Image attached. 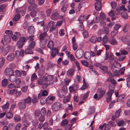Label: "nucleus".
<instances>
[{
	"mask_svg": "<svg viewBox=\"0 0 130 130\" xmlns=\"http://www.w3.org/2000/svg\"><path fill=\"white\" fill-rule=\"evenodd\" d=\"M29 45L28 48H29L33 49L35 46L36 44V42L35 41L33 42H28Z\"/></svg>",
	"mask_w": 130,
	"mask_h": 130,
	"instance_id": "nucleus-23",
	"label": "nucleus"
},
{
	"mask_svg": "<svg viewBox=\"0 0 130 130\" xmlns=\"http://www.w3.org/2000/svg\"><path fill=\"white\" fill-rule=\"evenodd\" d=\"M10 47L9 46H7L2 50V53L4 55H6L9 51Z\"/></svg>",
	"mask_w": 130,
	"mask_h": 130,
	"instance_id": "nucleus-22",
	"label": "nucleus"
},
{
	"mask_svg": "<svg viewBox=\"0 0 130 130\" xmlns=\"http://www.w3.org/2000/svg\"><path fill=\"white\" fill-rule=\"evenodd\" d=\"M111 5L112 8L114 9L117 6V3L115 1H113L111 3Z\"/></svg>",
	"mask_w": 130,
	"mask_h": 130,
	"instance_id": "nucleus-62",
	"label": "nucleus"
},
{
	"mask_svg": "<svg viewBox=\"0 0 130 130\" xmlns=\"http://www.w3.org/2000/svg\"><path fill=\"white\" fill-rule=\"evenodd\" d=\"M81 78L80 75H77L76 76V78L75 79V81L76 83H78L80 81V79Z\"/></svg>",
	"mask_w": 130,
	"mask_h": 130,
	"instance_id": "nucleus-58",
	"label": "nucleus"
},
{
	"mask_svg": "<svg viewBox=\"0 0 130 130\" xmlns=\"http://www.w3.org/2000/svg\"><path fill=\"white\" fill-rule=\"evenodd\" d=\"M105 92V90H103L101 89H98V100L102 98L103 95H104Z\"/></svg>",
	"mask_w": 130,
	"mask_h": 130,
	"instance_id": "nucleus-10",
	"label": "nucleus"
},
{
	"mask_svg": "<svg viewBox=\"0 0 130 130\" xmlns=\"http://www.w3.org/2000/svg\"><path fill=\"white\" fill-rule=\"evenodd\" d=\"M78 86L76 84H73L69 88V90L71 92H73L75 91L78 89Z\"/></svg>",
	"mask_w": 130,
	"mask_h": 130,
	"instance_id": "nucleus-15",
	"label": "nucleus"
},
{
	"mask_svg": "<svg viewBox=\"0 0 130 130\" xmlns=\"http://www.w3.org/2000/svg\"><path fill=\"white\" fill-rule=\"evenodd\" d=\"M28 31L29 34H32L34 33L35 30L34 26H30L28 28Z\"/></svg>",
	"mask_w": 130,
	"mask_h": 130,
	"instance_id": "nucleus-26",
	"label": "nucleus"
},
{
	"mask_svg": "<svg viewBox=\"0 0 130 130\" xmlns=\"http://www.w3.org/2000/svg\"><path fill=\"white\" fill-rule=\"evenodd\" d=\"M75 72V70L74 69H70L67 71L66 74L69 77H71L73 75Z\"/></svg>",
	"mask_w": 130,
	"mask_h": 130,
	"instance_id": "nucleus-12",
	"label": "nucleus"
},
{
	"mask_svg": "<svg viewBox=\"0 0 130 130\" xmlns=\"http://www.w3.org/2000/svg\"><path fill=\"white\" fill-rule=\"evenodd\" d=\"M1 60L0 62V67H2L4 65L5 61V59L3 57L1 58Z\"/></svg>",
	"mask_w": 130,
	"mask_h": 130,
	"instance_id": "nucleus-59",
	"label": "nucleus"
},
{
	"mask_svg": "<svg viewBox=\"0 0 130 130\" xmlns=\"http://www.w3.org/2000/svg\"><path fill=\"white\" fill-rule=\"evenodd\" d=\"M23 124L25 126V127H23V128H24L25 129V127H28L29 125V122L28 121L26 120H23Z\"/></svg>",
	"mask_w": 130,
	"mask_h": 130,
	"instance_id": "nucleus-42",
	"label": "nucleus"
},
{
	"mask_svg": "<svg viewBox=\"0 0 130 130\" xmlns=\"http://www.w3.org/2000/svg\"><path fill=\"white\" fill-rule=\"evenodd\" d=\"M37 76L35 73L33 74L32 75L31 80L32 81H33L37 79Z\"/></svg>",
	"mask_w": 130,
	"mask_h": 130,
	"instance_id": "nucleus-64",
	"label": "nucleus"
},
{
	"mask_svg": "<svg viewBox=\"0 0 130 130\" xmlns=\"http://www.w3.org/2000/svg\"><path fill=\"white\" fill-rule=\"evenodd\" d=\"M46 34V32H45L41 34L39 36L40 39L41 40V43L40 44L41 45V46L43 45V47H44V46L47 43L46 39L44 40Z\"/></svg>",
	"mask_w": 130,
	"mask_h": 130,
	"instance_id": "nucleus-3",
	"label": "nucleus"
},
{
	"mask_svg": "<svg viewBox=\"0 0 130 130\" xmlns=\"http://www.w3.org/2000/svg\"><path fill=\"white\" fill-rule=\"evenodd\" d=\"M68 7V5L67 4H64L61 8V11L62 12L64 13L67 11V8Z\"/></svg>",
	"mask_w": 130,
	"mask_h": 130,
	"instance_id": "nucleus-30",
	"label": "nucleus"
},
{
	"mask_svg": "<svg viewBox=\"0 0 130 130\" xmlns=\"http://www.w3.org/2000/svg\"><path fill=\"white\" fill-rule=\"evenodd\" d=\"M32 49L29 48H27L26 49L25 51V53L26 54H33V52L32 51Z\"/></svg>",
	"mask_w": 130,
	"mask_h": 130,
	"instance_id": "nucleus-37",
	"label": "nucleus"
},
{
	"mask_svg": "<svg viewBox=\"0 0 130 130\" xmlns=\"http://www.w3.org/2000/svg\"><path fill=\"white\" fill-rule=\"evenodd\" d=\"M100 69L103 70L105 72H106L108 70V68L107 67L105 66H103L102 65L100 68Z\"/></svg>",
	"mask_w": 130,
	"mask_h": 130,
	"instance_id": "nucleus-63",
	"label": "nucleus"
},
{
	"mask_svg": "<svg viewBox=\"0 0 130 130\" xmlns=\"http://www.w3.org/2000/svg\"><path fill=\"white\" fill-rule=\"evenodd\" d=\"M84 56L85 59L87 60L89 59L91 57V54L90 52L86 51L84 53Z\"/></svg>",
	"mask_w": 130,
	"mask_h": 130,
	"instance_id": "nucleus-18",
	"label": "nucleus"
},
{
	"mask_svg": "<svg viewBox=\"0 0 130 130\" xmlns=\"http://www.w3.org/2000/svg\"><path fill=\"white\" fill-rule=\"evenodd\" d=\"M129 28L128 25L126 24L125 25L123 28V31L125 32H127Z\"/></svg>",
	"mask_w": 130,
	"mask_h": 130,
	"instance_id": "nucleus-47",
	"label": "nucleus"
},
{
	"mask_svg": "<svg viewBox=\"0 0 130 130\" xmlns=\"http://www.w3.org/2000/svg\"><path fill=\"white\" fill-rule=\"evenodd\" d=\"M26 106V104L24 101L20 102L18 104V107L20 109H25Z\"/></svg>",
	"mask_w": 130,
	"mask_h": 130,
	"instance_id": "nucleus-11",
	"label": "nucleus"
},
{
	"mask_svg": "<svg viewBox=\"0 0 130 130\" xmlns=\"http://www.w3.org/2000/svg\"><path fill=\"white\" fill-rule=\"evenodd\" d=\"M115 86L113 85H109V90L107 93L108 96L111 97L112 94L114 92Z\"/></svg>",
	"mask_w": 130,
	"mask_h": 130,
	"instance_id": "nucleus-7",
	"label": "nucleus"
},
{
	"mask_svg": "<svg viewBox=\"0 0 130 130\" xmlns=\"http://www.w3.org/2000/svg\"><path fill=\"white\" fill-rule=\"evenodd\" d=\"M59 17V14L57 12H54L51 17V19L53 20H55L58 19Z\"/></svg>",
	"mask_w": 130,
	"mask_h": 130,
	"instance_id": "nucleus-17",
	"label": "nucleus"
},
{
	"mask_svg": "<svg viewBox=\"0 0 130 130\" xmlns=\"http://www.w3.org/2000/svg\"><path fill=\"white\" fill-rule=\"evenodd\" d=\"M17 78V76L13 74L10 76L9 80L11 82H14L16 80Z\"/></svg>",
	"mask_w": 130,
	"mask_h": 130,
	"instance_id": "nucleus-16",
	"label": "nucleus"
},
{
	"mask_svg": "<svg viewBox=\"0 0 130 130\" xmlns=\"http://www.w3.org/2000/svg\"><path fill=\"white\" fill-rule=\"evenodd\" d=\"M40 102L41 104L43 105H44L46 103V99L44 98H42L40 100Z\"/></svg>",
	"mask_w": 130,
	"mask_h": 130,
	"instance_id": "nucleus-57",
	"label": "nucleus"
},
{
	"mask_svg": "<svg viewBox=\"0 0 130 130\" xmlns=\"http://www.w3.org/2000/svg\"><path fill=\"white\" fill-rule=\"evenodd\" d=\"M15 58L14 54L13 53L10 54L7 57V59L9 61H12Z\"/></svg>",
	"mask_w": 130,
	"mask_h": 130,
	"instance_id": "nucleus-21",
	"label": "nucleus"
},
{
	"mask_svg": "<svg viewBox=\"0 0 130 130\" xmlns=\"http://www.w3.org/2000/svg\"><path fill=\"white\" fill-rule=\"evenodd\" d=\"M6 7V5L5 4H3L0 6V11L2 12L3 14H5V12L4 10L5 9Z\"/></svg>",
	"mask_w": 130,
	"mask_h": 130,
	"instance_id": "nucleus-31",
	"label": "nucleus"
},
{
	"mask_svg": "<svg viewBox=\"0 0 130 130\" xmlns=\"http://www.w3.org/2000/svg\"><path fill=\"white\" fill-rule=\"evenodd\" d=\"M41 115L44 116L46 113V109L44 107H43L40 111Z\"/></svg>",
	"mask_w": 130,
	"mask_h": 130,
	"instance_id": "nucleus-51",
	"label": "nucleus"
},
{
	"mask_svg": "<svg viewBox=\"0 0 130 130\" xmlns=\"http://www.w3.org/2000/svg\"><path fill=\"white\" fill-rule=\"evenodd\" d=\"M85 2L84 1H82L79 3L78 5V8L79 9L83 7H84L85 5Z\"/></svg>",
	"mask_w": 130,
	"mask_h": 130,
	"instance_id": "nucleus-49",
	"label": "nucleus"
},
{
	"mask_svg": "<svg viewBox=\"0 0 130 130\" xmlns=\"http://www.w3.org/2000/svg\"><path fill=\"white\" fill-rule=\"evenodd\" d=\"M6 116L7 118L10 119L12 117L13 114L10 111L8 112L7 113L6 115Z\"/></svg>",
	"mask_w": 130,
	"mask_h": 130,
	"instance_id": "nucleus-52",
	"label": "nucleus"
},
{
	"mask_svg": "<svg viewBox=\"0 0 130 130\" xmlns=\"http://www.w3.org/2000/svg\"><path fill=\"white\" fill-rule=\"evenodd\" d=\"M121 40L124 42H127L130 40V37L128 36H122L121 37Z\"/></svg>",
	"mask_w": 130,
	"mask_h": 130,
	"instance_id": "nucleus-19",
	"label": "nucleus"
},
{
	"mask_svg": "<svg viewBox=\"0 0 130 130\" xmlns=\"http://www.w3.org/2000/svg\"><path fill=\"white\" fill-rule=\"evenodd\" d=\"M66 86L62 88L61 89L58 91V93L59 97L60 98L64 97L66 95Z\"/></svg>",
	"mask_w": 130,
	"mask_h": 130,
	"instance_id": "nucleus-5",
	"label": "nucleus"
},
{
	"mask_svg": "<svg viewBox=\"0 0 130 130\" xmlns=\"http://www.w3.org/2000/svg\"><path fill=\"white\" fill-rule=\"evenodd\" d=\"M24 102L27 103L28 105H30L31 103V98L29 96L27 98L24 100Z\"/></svg>",
	"mask_w": 130,
	"mask_h": 130,
	"instance_id": "nucleus-27",
	"label": "nucleus"
},
{
	"mask_svg": "<svg viewBox=\"0 0 130 130\" xmlns=\"http://www.w3.org/2000/svg\"><path fill=\"white\" fill-rule=\"evenodd\" d=\"M121 111V109H120L116 111L115 113V116L116 118L120 116V113Z\"/></svg>",
	"mask_w": 130,
	"mask_h": 130,
	"instance_id": "nucleus-56",
	"label": "nucleus"
},
{
	"mask_svg": "<svg viewBox=\"0 0 130 130\" xmlns=\"http://www.w3.org/2000/svg\"><path fill=\"white\" fill-rule=\"evenodd\" d=\"M68 121L67 119H64L61 122V125L62 126H64L66 124H68Z\"/></svg>",
	"mask_w": 130,
	"mask_h": 130,
	"instance_id": "nucleus-50",
	"label": "nucleus"
},
{
	"mask_svg": "<svg viewBox=\"0 0 130 130\" xmlns=\"http://www.w3.org/2000/svg\"><path fill=\"white\" fill-rule=\"evenodd\" d=\"M121 17L125 19H126L128 18V15L126 11H122L121 13Z\"/></svg>",
	"mask_w": 130,
	"mask_h": 130,
	"instance_id": "nucleus-28",
	"label": "nucleus"
},
{
	"mask_svg": "<svg viewBox=\"0 0 130 130\" xmlns=\"http://www.w3.org/2000/svg\"><path fill=\"white\" fill-rule=\"evenodd\" d=\"M107 80L109 82H111L112 84L113 85H112L114 86L116 84V80L114 79H112L111 77H110L108 78Z\"/></svg>",
	"mask_w": 130,
	"mask_h": 130,
	"instance_id": "nucleus-36",
	"label": "nucleus"
},
{
	"mask_svg": "<svg viewBox=\"0 0 130 130\" xmlns=\"http://www.w3.org/2000/svg\"><path fill=\"white\" fill-rule=\"evenodd\" d=\"M97 41V38L95 36H92L90 39V42L92 43H94Z\"/></svg>",
	"mask_w": 130,
	"mask_h": 130,
	"instance_id": "nucleus-39",
	"label": "nucleus"
},
{
	"mask_svg": "<svg viewBox=\"0 0 130 130\" xmlns=\"http://www.w3.org/2000/svg\"><path fill=\"white\" fill-rule=\"evenodd\" d=\"M20 18V15L19 14H16L14 16V18L13 19V21L14 24H15L16 23L14 22H16L18 21Z\"/></svg>",
	"mask_w": 130,
	"mask_h": 130,
	"instance_id": "nucleus-35",
	"label": "nucleus"
},
{
	"mask_svg": "<svg viewBox=\"0 0 130 130\" xmlns=\"http://www.w3.org/2000/svg\"><path fill=\"white\" fill-rule=\"evenodd\" d=\"M84 28L83 25V22H80L78 30L79 31H82L84 30Z\"/></svg>",
	"mask_w": 130,
	"mask_h": 130,
	"instance_id": "nucleus-45",
	"label": "nucleus"
},
{
	"mask_svg": "<svg viewBox=\"0 0 130 130\" xmlns=\"http://www.w3.org/2000/svg\"><path fill=\"white\" fill-rule=\"evenodd\" d=\"M27 40L26 37H22L20 38L19 40L17 43V46L19 48H21L23 46L24 43Z\"/></svg>",
	"mask_w": 130,
	"mask_h": 130,
	"instance_id": "nucleus-4",
	"label": "nucleus"
},
{
	"mask_svg": "<svg viewBox=\"0 0 130 130\" xmlns=\"http://www.w3.org/2000/svg\"><path fill=\"white\" fill-rule=\"evenodd\" d=\"M9 106V103L8 102H7L6 104L2 106V108L5 110L6 109H7Z\"/></svg>",
	"mask_w": 130,
	"mask_h": 130,
	"instance_id": "nucleus-44",
	"label": "nucleus"
},
{
	"mask_svg": "<svg viewBox=\"0 0 130 130\" xmlns=\"http://www.w3.org/2000/svg\"><path fill=\"white\" fill-rule=\"evenodd\" d=\"M54 46V44L53 41H50L47 44L48 47L51 50L53 47Z\"/></svg>",
	"mask_w": 130,
	"mask_h": 130,
	"instance_id": "nucleus-33",
	"label": "nucleus"
},
{
	"mask_svg": "<svg viewBox=\"0 0 130 130\" xmlns=\"http://www.w3.org/2000/svg\"><path fill=\"white\" fill-rule=\"evenodd\" d=\"M14 119L15 121L16 122L20 121L21 120V117L17 115H16L14 117Z\"/></svg>",
	"mask_w": 130,
	"mask_h": 130,
	"instance_id": "nucleus-54",
	"label": "nucleus"
},
{
	"mask_svg": "<svg viewBox=\"0 0 130 130\" xmlns=\"http://www.w3.org/2000/svg\"><path fill=\"white\" fill-rule=\"evenodd\" d=\"M10 35L13 41H16L17 40L18 38L21 36L20 33L17 32H15L14 34H12V35L11 34Z\"/></svg>",
	"mask_w": 130,
	"mask_h": 130,
	"instance_id": "nucleus-9",
	"label": "nucleus"
},
{
	"mask_svg": "<svg viewBox=\"0 0 130 130\" xmlns=\"http://www.w3.org/2000/svg\"><path fill=\"white\" fill-rule=\"evenodd\" d=\"M112 70L113 72L114 73V75L118 76L120 75V72L116 69V67L114 68V69H112Z\"/></svg>",
	"mask_w": 130,
	"mask_h": 130,
	"instance_id": "nucleus-43",
	"label": "nucleus"
},
{
	"mask_svg": "<svg viewBox=\"0 0 130 130\" xmlns=\"http://www.w3.org/2000/svg\"><path fill=\"white\" fill-rule=\"evenodd\" d=\"M116 10L117 12V14L119 15L122 11H127L126 9L125 8L124 5H121L120 8H117Z\"/></svg>",
	"mask_w": 130,
	"mask_h": 130,
	"instance_id": "nucleus-8",
	"label": "nucleus"
},
{
	"mask_svg": "<svg viewBox=\"0 0 130 130\" xmlns=\"http://www.w3.org/2000/svg\"><path fill=\"white\" fill-rule=\"evenodd\" d=\"M37 7V5L35 3H32L29 5L27 8V9L29 11L33 10Z\"/></svg>",
	"mask_w": 130,
	"mask_h": 130,
	"instance_id": "nucleus-14",
	"label": "nucleus"
},
{
	"mask_svg": "<svg viewBox=\"0 0 130 130\" xmlns=\"http://www.w3.org/2000/svg\"><path fill=\"white\" fill-rule=\"evenodd\" d=\"M109 42L112 45H115L117 44V42L115 39L111 38L109 40Z\"/></svg>",
	"mask_w": 130,
	"mask_h": 130,
	"instance_id": "nucleus-32",
	"label": "nucleus"
},
{
	"mask_svg": "<svg viewBox=\"0 0 130 130\" xmlns=\"http://www.w3.org/2000/svg\"><path fill=\"white\" fill-rule=\"evenodd\" d=\"M75 63L77 68V70L79 71H80L81 68L80 67V65L79 62L77 61H76L75 62Z\"/></svg>",
	"mask_w": 130,
	"mask_h": 130,
	"instance_id": "nucleus-55",
	"label": "nucleus"
},
{
	"mask_svg": "<svg viewBox=\"0 0 130 130\" xmlns=\"http://www.w3.org/2000/svg\"><path fill=\"white\" fill-rule=\"evenodd\" d=\"M102 3L101 2H96L95 4V7L96 10L99 11L101 8Z\"/></svg>",
	"mask_w": 130,
	"mask_h": 130,
	"instance_id": "nucleus-13",
	"label": "nucleus"
},
{
	"mask_svg": "<svg viewBox=\"0 0 130 130\" xmlns=\"http://www.w3.org/2000/svg\"><path fill=\"white\" fill-rule=\"evenodd\" d=\"M84 53V51L82 49L77 50L76 52V56L78 59L81 58L83 56Z\"/></svg>",
	"mask_w": 130,
	"mask_h": 130,
	"instance_id": "nucleus-6",
	"label": "nucleus"
},
{
	"mask_svg": "<svg viewBox=\"0 0 130 130\" xmlns=\"http://www.w3.org/2000/svg\"><path fill=\"white\" fill-rule=\"evenodd\" d=\"M8 84V81L7 79L5 78L2 81V85L3 86L5 87Z\"/></svg>",
	"mask_w": 130,
	"mask_h": 130,
	"instance_id": "nucleus-34",
	"label": "nucleus"
},
{
	"mask_svg": "<svg viewBox=\"0 0 130 130\" xmlns=\"http://www.w3.org/2000/svg\"><path fill=\"white\" fill-rule=\"evenodd\" d=\"M34 36L33 35H31L30 36H29L28 37L27 39H28V40H29L28 42H33L34 41Z\"/></svg>",
	"mask_w": 130,
	"mask_h": 130,
	"instance_id": "nucleus-53",
	"label": "nucleus"
},
{
	"mask_svg": "<svg viewBox=\"0 0 130 130\" xmlns=\"http://www.w3.org/2000/svg\"><path fill=\"white\" fill-rule=\"evenodd\" d=\"M125 97V94H122L120 95L118 98L117 102H118L122 100Z\"/></svg>",
	"mask_w": 130,
	"mask_h": 130,
	"instance_id": "nucleus-48",
	"label": "nucleus"
},
{
	"mask_svg": "<svg viewBox=\"0 0 130 130\" xmlns=\"http://www.w3.org/2000/svg\"><path fill=\"white\" fill-rule=\"evenodd\" d=\"M61 106V103L59 102H56L54 103L52 105V108L53 111H58Z\"/></svg>",
	"mask_w": 130,
	"mask_h": 130,
	"instance_id": "nucleus-2",
	"label": "nucleus"
},
{
	"mask_svg": "<svg viewBox=\"0 0 130 130\" xmlns=\"http://www.w3.org/2000/svg\"><path fill=\"white\" fill-rule=\"evenodd\" d=\"M52 11V9L51 8L48 9L45 11L46 15L47 16H50Z\"/></svg>",
	"mask_w": 130,
	"mask_h": 130,
	"instance_id": "nucleus-46",
	"label": "nucleus"
},
{
	"mask_svg": "<svg viewBox=\"0 0 130 130\" xmlns=\"http://www.w3.org/2000/svg\"><path fill=\"white\" fill-rule=\"evenodd\" d=\"M85 19V16L81 15L79 17L78 19V21L79 22V23H80V22H82V21L84 20Z\"/></svg>",
	"mask_w": 130,
	"mask_h": 130,
	"instance_id": "nucleus-61",
	"label": "nucleus"
},
{
	"mask_svg": "<svg viewBox=\"0 0 130 130\" xmlns=\"http://www.w3.org/2000/svg\"><path fill=\"white\" fill-rule=\"evenodd\" d=\"M38 121L37 119H35L32 121V123L33 125L35 126H36L38 125Z\"/></svg>",
	"mask_w": 130,
	"mask_h": 130,
	"instance_id": "nucleus-60",
	"label": "nucleus"
},
{
	"mask_svg": "<svg viewBox=\"0 0 130 130\" xmlns=\"http://www.w3.org/2000/svg\"><path fill=\"white\" fill-rule=\"evenodd\" d=\"M10 69L6 68L5 71V74L7 75L10 76L14 73V71L11 69L14 68L15 67V65L13 63L10 64Z\"/></svg>",
	"mask_w": 130,
	"mask_h": 130,
	"instance_id": "nucleus-1",
	"label": "nucleus"
},
{
	"mask_svg": "<svg viewBox=\"0 0 130 130\" xmlns=\"http://www.w3.org/2000/svg\"><path fill=\"white\" fill-rule=\"evenodd\" d=\"M8 92L11 95H14L17 94V90L15 89L9 90Z\"/></svg>",
	"mask_w": 130,
	"mask_h": 130,
	"instance_id": "nucleus-38",
	"label": "nucleus"
},
{
	"mask_svg": "<svg viewBox=\"0 0 130 130\" xmlns=\"http://www.w3.org/2000/svg\"><path fill=\"white\" fill-rule=\"evenodd\" d=\"M4 39L5 41L7 42H9L11 40L10 36L9 34L5 36Z\"/></svg>",
	"mask_w": 130,
	"mask_h": 130,
	"instance_id": "nucleus-25",
	"label": "nucleus"
},
{
	"mask_svg": "<svg viewBox=\"0 0 130 130\" xmlns=\"http://www.w3.org/2000/svg\"><path fill=\"white\" fill-rule=\"evenodd\" d=\"M106 16L105 14L103 12H101L100 14L99 18L101 20H104L106 18Z\"/></svg>",
	"mask_w": 130,
	"mask_h": 130,
	"instance_id": "nucleus-40",
	"label": "nucleus"
},
{
	"mask_svg": "<svg viewBox=\"0 0 130 130\" xmlns=\"http://www.w3.org/2000/svg\"><path fill=\"white\" fill-rule=\"evenodd\" d=\"M58 50L57 48L53 49L51 53V56L52 57L55 56V55L58 53Z\"/></svg>",
	"mask_w": 130,
	"mask_h": 130,
	"instance_id": "nucleus-20",
	"label": "nucleus"
},
{
	"mask_svg": "<svg viewBox=\"0 0 130 130\" xmlns=\"http://www.w3.org/2000/svg\"><path fill=\"white\" fill-rule=\"evenodd\" d=\"M95 107L93 106L91 107L88 109L87 112L88 114H90L95 113Z\"/></svg>",
	"mask_w": 130,
	"mask_h": 130,
	"instance_id": "nucleus-24",
	"label": "nucleus"
},
{
	"mask_svg": "<svg viewBox=\"0 0 130 130\" xmlns=\"http://www.w3.org/2000/svg\"><path fill=\"white\" fill-rule=\"evenodd\" d=\"M116 123L119 126H123L125 124V123L123 120H117Z\"/></svg>",
	"mask_w": 130,
	"mask_h": 130,
	"instance_id": "nucleus-29",
	"label": "nucleus"
},
{
	"mask_svg": "<svg viewBox=\"0 0 130 130\" xmlns=\"http://www.w3.org/2000/svg\"><path fill=\"white\" fill-rule=\"evenodd\" d=\"M109 62V66L110 68L112 70L115 67V64L112 61H110Z\"/></svg>",
	"mask_w": 130,
	"mask_h": 130,
	"instance_id": "nucleus-41",
	"label": "nucleus"
}]
</instances>
